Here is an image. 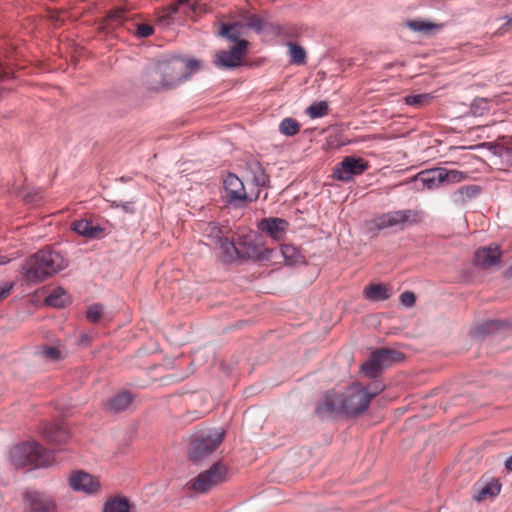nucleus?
I'll list each match as a JSON object with an SVG mask.
<instances>
[{
	"label": "nucleus",
	"instance_id": "nucleus-2",
	"mask_svg": "<svg viewBox=\"0 0 512 512\" xmlns=\"http://www.w3.org/2000/svg\"><path fill=\"white\" fill-rule=\"evenodd\" d=\"M68 266V259L60 252L45 247L25 260L22 274L25 281L37 284L53 277Z\"/></svg>",
	"mask_w": 512,
	"mask_h": 512
},
{
	"label": "nucleus",
	"instance_id": "nucleus-5",
	"mask_svg": "<svg viewBox=\"0 0 512 512\" xmlns=\"http://www.w3.org/2000/svg\"><path fill=\"white\" fill-rule=\"evenodd\" d=\"M228 469L221 461L215 462L209 469L199 473L191 482L190 488L198 493H205L212 487L227 480Z\"/></svg>",
	"mask_w": 512,
	"mask_h": 512
},
{
	"label": "nucleus",
	"instance_id": "nucleus-22",
	"mask_svg": "<svg viewBox=\"0 0 512 512\" xmlns=\"http://www.w3.org/2000/svg\"><path fill=\"white\" fill-rule=\"evenodd\" d=\"M247 170L252 175L253 183L258 187H267L270 179L268 174L265 172L262 164L256 160L251 159L247 162Z\"/></svg>",
	"mask_w": 512,
	"mask_h": 512
},
{
	"label": "nucleus",
	"instance_id": "nucleus-14",
	"mask_svg": "<svg viewBox=\"0 0 512 512\" xmlns=\"http://www.w3.org/2000/svg\"><path fill=\"white\" fill-rule=\"evenodd\" d=\"M210 229L211 234L209 236L214 237L215 243L221 249L226 261H232L235 258H241L240 248H237L235 244L227 237L221 235V230L217 225L213 224Z\"/></svg>",
	"mask_w": 512,
	"mask_h": 512
},
{
	"label": "nucleus",
	"instance_id": "nucleus-27",
	"mask_svg": "<svg viewBox=\"0 0 512 512\" xmlns=\"http://www.w3.org/2000/svg\"><path fill=\"white\" fill-rule=\"evenodd\" d=\"M406 26L413 32H421L430 34L432 31H439L442 29L443 24L434 23L428 20L414 19L408 20Z\"/></svg>",
	"mask_w": 512,
	"mask_h": 512
},
{
	"label": "nucleus",
	"instance_id": "nucleus-13",
	"mask_svg": "<svg viewBox=\"0 0 512 512\" xmlns=\"http://www.w3.org/2000/svg\"><path fill=\"white\" fill-rule=\"evenodd\" d=\"M501 252L497 245L479 248L473 258V264L482 269H488L500 263Z\"/></svg>",
	"mask_w": 512,
	"mask_h": 512
},
{
	"label": "nucleus",
	"instance_id": "nucleus-23",
	"mask_svg": "<svg viewBox=\"0 0 512 512\" xmlns=\"http://www.w3.org/2000/svg\"><path fill=\"white\" fill-rule=\"evenodd\" d=\"M133 395L129 391H122L107 402V409L114 413L125 411L132 403Z\"/></svg>",
	"mask_w": 512,
	"mask_h": 512
},
{
	"label": "nucleus",
	"instance_id": "nucleus-38",
	"mask_svg": "<svg viewBox=\"0 0 512 512\" xmlns=\"http://www.w3.org/2000/svg\"><path fill=\"white\" fill-rule=\"evenodd\" d=\"M440 171L442 172L441 176H443V183H458L465 178L464 173L457 170L440 168Z\"/></svg>",
	"mask_w": 512,
	"mask_h": 512
},
{
	"label": "nucleus",
	"instance_id": "nucleus-25",
	"mask_svg": "<svg viewBox=\"0 0 512 512\" xmlns=\"http://www.w3.org/2000/svg\"><path fill=\"white\" fill-rule=\"evenodd\" d=\"M481 188L478 185H466L458 188L453 193V201L458 205H463L479 195Z\"/></svg>",
	"mask_w": 512,
	"mask_h": 512
},
{
	"label": "nucleus",
	"instance_id": "nucleus-40",
	"mask_svg": "<svg viewBox=\"0 0 512 512\" xmlns=\"http://www.w3.org/2000/svg\"><path fill=\"white\" fill-rule=\"evenodd\" d=\"M364 387L365 393L368 395L369 398V403L371 402L372 399H374L379 393H381L384 390V385L379 381H375L371 385Z\"/></svg>",
	"mask_w": 512,
	"mask_h": 512
},
{
	"label": "nucleus",
	"instance_id": "nucleus-21",
	"mask_svg": "<svg viewBox=\"0 0 512 512\" xmlns=\"http://www.w3.org/2000/svg\"><path fill=\"white\" fill-rule=\"evenodd\" d=\"M243 29L244 24L241 22L222 23L220 25L218 36L233 42L234 45H237L240 41H246L245 39H241Z\"/></svg>",
	"mask_w": 512,
	"mask_h": 512
},
{
	"label": "nucleus",
	"instance_id": "nucleus-51",
	"mask_svg": "<svg viewBox=\"0 0 512 512\" xmlns=\"http://www.w3.org/2000/svg\"><path fill=\"white\" fill-rule=\"evenodd\" d=\"M504 19L506 20V22L504 23L503 28L506 26H512V18L511 17L505 16Z\"/></svg>",
	"mask_w": 512,
	"mask_h": 512
},
{
	"label": "nucleus",
	"instance_id": "nucleus-11",
	"mask_svg": "<svg viewBox=\"0 0 512 512\" xmlns=\"http://www.w3.org/2000/svg\"><path fill=\"white\" fill-rule=\"evenodd\" d=\"M68 481L71 489L75 492L92 494L97 492L100 488L99 480L82 470L72 472Z\"/></svg>",
	"mask_w": 512,
	"mask_h": 512
},
{
	"label": "nucleus",
	"instance_id": "nucleus-29",
	"mask_svg": "<svg viewBox=\"0 0 512 512\" xmlns=\"http://www.w3.org/2000/svg\"><path fill=\"white\" fill-rule=\"evenodd\" d=\"M241 17L243 20L246 21V24H244V28L247 27L258 34L262 33L265 26L267 25V23L265 22V17H260L255 14H251L248 11H243Z\"/></svg>",
	"mask_w": 512,
	"mask_h": 512
},
{
	"label": "nucleus",
	"instance_id": "nucleus-44",
	"mask_svg": "<svg viewBox=\"0 0 512 512\" xmlns=\"http://www.w3.org/2000/svg\"><path fill=\"white\" fill-rule=\"evenodd\" d=\"M42 353L51 360H58L60 358V351L56 347L45 346Z\"/></svg>",
	"mask_w": 512,
	"mask_h": 512
},
{
	"label": "nucleus",
	"instance_id": "nucleus-7",
	"mask_svg": "<svg viewBox=\"0 0 512 512\" xmlns=\"http://www.w3.org/2000/svg\"><path fill=\"white\" fill-rule=\"evenodd\" d=\"M417 216L418 212L412 209L383 213L371 221L373 225L372 229L380 231L387 228L398 227L402 230L407 223H416Z\"/></svg>",
	"mask_w": 512,
	"mask_h": 512
},
{
	"label": "nucleus",
	"instance_id": "nucleus-19",
	"mask_svg": "<svg viewBox=\"0 0 512 512\" xmlns=\"http://www.w3.org/2000/svg\"><path fill=\"white\" fill-rule=\"evenodd\" d=\"M43 437L52 445H62L67 442L70 434L63 426L53 423L44 427Z\"/></svg>",
	"mask_w": 512,
	"mask_h": 512
},
{
	"label": "nucleus",
	"instance_id": "nucleus-10",
	"mask_svg": "<svg viewBox=\"0 0 512 512\" xmlns=\"http://www.w3.org/2000/svg\"><path fill=\"white\" fill-rule=\"evenodd\" d=\"M249 47L248 41H240L229 50L219 51L215 56V65L223 69H234L242 65L243 57Z\"/></svg>",
	"mask_w": 512,
	"mask_h": 512
},
{
	"label": "nucleus",
	"instance_id": "nucleus-6",
	"mask_svg": "<svg viewBox=\"0 0 512 512\" xmlns=\"http://www.w3.org/2000/svg\"><path fill=\"white\" fill-rule=\"evenodd\" d=\"M225 203L235 209L246 207L253 201L245 190L242 180L234 173H228L223 181Z\"/></svg>",
	"mask_w": 512,
	"mask_h": 512
},
{
	"label": "nucleus",
	"instance_id": "nucleus-28",
	"mask_svg": "<svg viewBox=\"0 0 512 512\" xmlns=\"http://www.w3.org/2000/svg\"><path fill=\"white\" fill-rule=\"evenodd\" d=\"M131 504L125 497H111L103 504L102 512H130Z\"/></svg>",
	"mask_w": 512,
	"mask_h": 512
},
{
	"label": "nucleus",
	"instance_id": "nucleus-12",
	"mask_svg": "<svg viewBox=\"0 0 512 512\" xmlns=\"http://www.w3.org/2000/svg\"><path fill=\"white\" fill-rule=\"evenodd\" d=\"M441 174L440 168L425 170L414 176L411 182L415 184L417 191L433 190L443 183V176Z\"/></svg>",
	"mask_w": 512,
	"mask_h": 512
},
{
	"label": "nucleus",
	"instance_id": "nucleus-9",
	"mask_svg": "<svg viewBox=\"0 0 512 512\" xmlns=\"http://www.w3.org/2000/svg\"><path fill=\"white\" fill-rule=\"evenodd\" d=\"M368 167L367 160L361 157L347 156L335 166L333 176L339 181L349 182L354 176L363 174Z\"/></svg>",
	"mask_w": 512,
	"mask_h": 512
},
{
	"label": "nucleus",
	"instance_id": "nucleus-33",
	"mask_svg": "<svg viewBox=\"0 0 512 512\" xmlns=\"http://www.w3.org/2000/svg\"><path fill=\"white\" fill-rule=\"evenodd\" d=\"M280 251L287 265H296L302 260V255L293 245L284 244L281 246Z\"/></svg>",
	"mask_w": 512,
	"mask_h": 512
},
{
	"label": "nucleus",
	"instance_id": "nucleus-39",
	"mask_svg": "<svg viewBox=\"0 0 512 512\" xmlns=\"http://www.w3.org/2000/svg\"><path fill=\"white\" fill-rule=\"evenodd\" d=\"M111 207L112 208H120L122 209V211L126 214H130V215H133L135 214L136 212V209H135V205H134V201H112L111 202Z\"/></svg>",
	"mask_w": 512,
	"mask_h": 512
},
{
	"label": "nucleus",
	"instance_id": "nucleus-49",
	"mask_svg": "<svg viewBox=\"0 0 512 512\" xmlns=\"http://www.w3.org/2000/svg\"><path fill=\"white\" fill-rule=\"evenodd\" d=\"M504 466L508 471H512V455L505 460Z\"/></svg>",
	"mask_w": 512,
	"mask_h": 512
},
{
	"label": "nucleus",
	"instance_id": "nucleus-30",
	"mask_svg": "<svg viewBox=\"0 0 512 512\" xmlns=\"http://www.w3.org/2000/svg\"><path fill=\"white\" fill-rule=\"evenodd\" d=\"M287 46L291 64L303 65L306 63V51L302 46L291 41L287 43Z\"/></svg>",
	"mask_w": 512,
	"mask_h": 512
},
{
	"label": "nucleus",
	"instance_id": "nucleus-26",
	"mask_svg": "<svg viewBox=\"0 0 512 512\" xmlns=\"http://www.w3.org/2000/svg\"><path fill=\"white\" fill-rule=\"evenodd\" d=\"M186 3L187 0H178L176 3L160 10L157 13V23L162 27H167L172 24L174 15L179 11V7Z\"/></svg>",
	"mask_w": 512,
	"mask_h": 512
},
{
	"label": "nucleus",
	"instance_id": "nucleus-52",
	"mask_svg": "<svg viewBox=\"0 0 512 512\" xmlns=\"http://www.w3.org/2000/svg\"><path fill=\"white\" fill-rule=\"evenodd\" d=\"M505 276L508 278H512V264L506 269Z\"/></svg>",
	"mask_w": 512,
	"mask_h": 512
},
{
	"label": "nucleus",
	"instance_id": "nucleus-53",
	"mask_svg": "<svg viewBox=\"0 0 512 512\" xmlns=\"http://www.w3.org/2000/svg\"><path fill=\"white\" fill-rule=\"evenodd\" d=\"M505 154L507 157H512V149L511 148H506L505 149Z\"/></svg>",
	"mask_w": 512,
	"mask_h": 512
},
{
	"label": "nucleus",
	"instance_id": "nucleus-45",
	"mask_svg": "<svg viewBox=\"0 0 512 512\" xmlns=\"http://www.w3.org/2000/svg\"><path fill=\"white\" fill-rule=\"evenodd\" d=\"M426 95L425 94H418V95H409L405 98L406 104L411 106H417L423 103L425 100Z\"/></svg>",
	"mask_w": 512,
	"mask_h": 512
},
{
	"label": "nucleus",
	"instance_id": "nucleus-16",
	"mask_svg": "<svg viewBox=\"0 0 512 512\" xmlns=\"http://www.w3.org/2000/svg\"><path fill=\"white\" fill-rule=\"evenodd\" d=\"M241 258L253 259V260H262L268 258V253L270 250L262 249L257 243L254 241H249L247 236L242 237L239 241Z\"/></svg>",
	"mask_w": 512,
	"mask_h": 512
},
{
	"label": "nucleus",
	"instance_id": "nucleus-20",
	"mask_svg": "<svg viewBox=\"0 0 512 512\" xmlns=\"http://www.w3.org/2000/svg\"><path fill=\"white\" fill-rule=\"evenodd\" d=\"M372 354L382 370L392 366L394 363L404 360L405 358L402 352L387 348L377 349L373 351Z\"/></svg>",
	"mask_w": 512,
	"mask_h": 512
},
{
	"label": "nucleus",
	"instance_id": "nucleus-34",
	"mask_svg": "<svg viewBox=\"0 0 512 512\" xmlns=\"http://www.w3.org/2000/svg\"><path fill=\"white\" fill-rule=\"evenodd\" d=\"M279 131L285 136L292 137L299 133L300 124L294 118L286 117L280 122Z\"/></svg>",
	"mask_w": 512,
	"mask_h": 512
},
{
	"label": "nucleus",
	"instance_id": "nucleus-42",
	"mask_svg": "<svg viewBox=\"0 0 512 512\" xmlns=\"http://www.w3.org/2000/svg\"><path fill=\"white\" fill-rule=\"evenodd\" d=\"M487 102L484 99H476L471 105V111L475 116H481L487 108Z\"/></svg>",
	"mask_w": 512,
	"mask_h": 512
},
{
	"label": "nucleus",
	"instance_id": "nucleus-35",
	"mask_svg": "<svg viewBox=\"0 0 512 512\" xmlns=\"http://www.w3.org/2000/svg\"><path fill=\"white\" fill-rule=\"evenodd\" d=\"M306 114L312 118H321L329 114V105L326 101L314 102L306 109Z\"/></svg>",
	"mask_w": 512,
	"mask_h": 512
},
{
	"label": "nucleus",
	"instance_id": "nucleus-43",
	"mask_svg": "<svg viewBox=\"0 0 512 512\" xmlns=\"http://www.w3.org/2000/svg\"><path fill=\"white\" fill-rule=\"evenodd\" d=\"M154 32V28L148 24H138L136 29V35L140 38H147Z\"/></svg>",
	"mask_w": 512,
	"mask_h": 512
},
{
	"label": "nucleus",
	"instance_id": "nucleus-24",
	"mask_svg": "<svg viewBox=\"0 0 512 512\" xmlns=\"http://www.w3.org/2000/svg\"><path fill=\"white\" fill-rule=\"evenodd\" d=\"M390 292L387 285L378 283V284H370L364 289V297L367 300L373 302L385 301L390 298Z\"/></svg>",
	"mask_w": 512,
	"mask_h": 512
},
{
	"label": "nucleus",
	"instance_id": "nucleus-4",
	"mask_svg": "<svg viewBox=\"0 0 512 512\" xmlns=\"http://www.w3.org/2000/svg\"><path fill=\"white\" fill-rule=\"evenodd\" d=\"M226 432L222 428L196 431L190 439L188 458L194 463L207 459L223 442Z\"/></svg>",
	"mask_w": 512,
	"mask_h": 512
},
{
	"label": "nucleus",
	"instance_id": "nucleus-17",
	"mask_svg": "<svg viewBox=\"0 0 512 512\" xmlns=\"http://www.w3.org/2000/svg\"><path fill=\"white\" fill-rule=\"evenodd\" d=\"M71 230L76 232L78 235L90 238L98 239L104 232V228L99 225H94L91 220L80 219L76 220L71 224Z\"/></svg>",
	"mask_w": 512,
	"mask_h": 512
},
{
	"label": "nucleus",
	"instance_id": "nucleus-47",
	"mask_svg": "<svg viewBox=\"0 0 512 512\" xmlns=\"http://www.w3.org/2000/svg\"><path fill=\"white\" fill-rule=\"evenodd\" d=\"M186 76H187L186 73L182 74L179 77H177L175 80L170 81V82L163 80L160 88H162V89L170 88V87L174 86L175 84L180 83L183 78H186Z\"/></svg>",
	"mask_w": 512,
	"mask_h": 512
},
{
	"label": "nucleus",
	"instance_id": "nucleus-50",
	"mask_svg": "<svg viewBox=\"0 0 512 512\" xmlns=\"http://www.w3.org/2000/svg\"><path fill=\"white\" fill-rule=\"evenodd\" d=\"M9 76V72L5 71L0 65V80H3Z\"/></svg>",
	"mask_w": 512,
	"mask_h": 512
},
{
	"label": "nucleus",
	"instance_id": "nucleus-37",
	"mask_svg": "<svg viewBox=\"0 0 512 512\" xmlns=\"http://www.w3.org/2000/svg\"><path fill=\"white\" fill-rule=\"evenodd\" d=\"M103 311H104V307L100 303H95L93 305H90L86 310V319L90 323L95 324V323L99 322L100 319L102 318Z\"/></svg>",
	"mask_w": 512,
	"mask_h": 512
},
{
	"label": "nucleus",
	"instance_id": "nucleus-1",
	"mask_svg": "<svg viewBox=\"0 0 512 512\" xmlns=\"http://www.w3.org/2000/svg\"><path fill=\"white\" fill-rule=\"evenodd\" d=\"M369 398L365 393V387L358 383H352L340 394H327L323 402L316 407V413H341L348 418H358L369 407Z\"/></svg>",
	"mask_w": 512,
	"mask_h": 512
},
{
	"label": "nucleus",
	"instance_id": "nucleus-15",
	"mask_svg": "<svg viewBox=\"0 0 512 512\" xmlns=\"http://www.w3.org/2000/svg\"><path fill=\"white\" fill-rule=\"evenodd\" d=\"M501 484L497 479H491L485 483L477 482L473 486L472 499L481 502L500 493Z\"/></svg>",
	"mask_w": 512,
	"mask_h": 512
},
{
	"label": "nucleus",
	"instance_id": "nucleus-8",
	"mask_svg": "<svg viewBox=\"0 0 512 512\" xmlns=\"http://www.w3.org/2000/svg\"><path fill=\"white\" fill-rule=\"evenodd\" d=\"M25 512H55L57 509L54 498L46 493L27 489L22 493Z\"/></svg>",
	"mask_w": 512,
	"mask_h": 512
},
{
	"label": "nucleus",
	"instance_id": "nucleus-31",
	"mask_svg": "<svg viewBox=\"0 0 512 512\" xmlns=\"http://www.w3.org/2000/svg\"><path fill=\"white\" fill-rule=\"evenodd\" d=\"M67 302V294L61 287L53 289L50 294L46 297L45 303L48 306L55 308H63Z\"/></svg>",
	"mask_w": 512,
	"mask_h": 512
},
{
	"label": "nucleus",
	"instance_id": "nucleus-48",
	"mask_svg": "<svg viewBox=\"0 0 512 512\" xmlns=\"http://www.w3.org/2000/svg\"><path fill=\"white\" fill-rule=\"evenodd\" d=\"M200 66V62L196 59H188L185 61V68L192 72V71H196Z\"/></svg>",
	"mask_w": 512,
	"mask_h": 512
},
{
	"label": "nucleus",
	"instance_id": "nucleus-18",
	"mask_svg": "<svg viewBox=\"0 0 512 512\" xmlns=\"http://www.w3.org/2000/svg\"><path fill=\"white\" fill-rule=\"evenodd\" d=\"M259 227L273 239L280 240L288 227V222L281 218H264Z\"/></svg>",
	"mask_w": 512,
	"mask_h": 512
},
{
	"label": "nucleus",
	"instance_id": "nucleus-54",
	"mask_svg": "<svg viewBox=\"0 0 512 512\" xmlns=\"http://www.w3.org/2000/svg\"><path fill=\"white\" fill-rule=\"evenodd\" d=\"M7 262H9V259L7 257H2L0 260V264H5Z\"/></svg>",
	"mask_w": 512,
	"mask_h": 512
},
{
	"label": "nucleus",
	"instance_id": "nucleus-46",
	"mask_svg": "<svg viewBox=\"0 0 512 512\" xmlns=\"http://www.w3.org/2000/svg\"><path fill=\"white\" fill-rule=\"evenodd\" d=\"M12 288V282H5L2 285H0V301L5 299L10 294Z\"/></svg>",
	"mask_w": 512,
	"mask_h": 512
},
{
	"label": "nucleus",
	"instance_id": "nucleus-32",
	"mask_svg": "<svg viewBox=\"0 0 512 512\" xmlns=\"http://www.w3.org/2000/svg\"><path fill=\"white\" fill-rule=\"evenodd\" d=\"M382 368L374 358L373 354H370L369 359L361 365V373L370 379H376L382 372Z\"/></svg>",
	"mask_w": 512,
	"mask_h": 512
},
{
	"label": "nucleus",
	"instance_id": "nucleus-55",
	"mask_svg": "<svg viewBox=\"0 0 512 512\" xmlns=\"http://www.w3.org/2000/svg\"><path fill=\"white\" fill-rule=\"evenodd\" d=\"M178 63H174L172 64V69H176L175 65H177Z\"/></svg>",
	"mask_w": 512,
	"mask_h": 512
},
{
	"label": "nucleus",
	"instance_id": "nucleus-41",
	"mask_svg": "<svg viewBox=\"0 0 512 512\" xmlns=\"http://www.w3.org/2000/svg\"><path fill=\"white\" fill-rule=\"evenodd\" d=\"M400 303L407 307V308H410L412 306L415 305L416 303V296L413 292L411 291H405L403 292L401 295H400Z\"/></svg>",
	"mask_w": 512,
	"mask_h": 512
},
{
	"label": "nucleus",
	"instance_id": "nucleus-36",
	"mask_svg": "<svg viewBox=\"0 0 512 512\" xmlns=\"http://www.w3.org/2000/svg\"><path fill=\"white\" fill-rule=\"evenodd\" d=\"M503 322L498 320H490L486 321L485 323L479 325L474 330V336L475 337H484L485 335L499 329L503 326Z\"/></svg>",
	"mask_w": 512,
	"mask_h": 512
},
{
	"label": "nucleus",
	"instance_id": "nucleus-3",
	"mask_svg": "<svg viewBox=\"0 0 512 512\" xmlns=\"http://www.w3.org/2000/svg\"><path fill=\"white\" fill-rule=\"evenodd\" d=\"M9 459L16 468L29 470L45 468L52 464L53 455L35 441L22 442L13 446L9 452Z\"/></svg>",
	"mask_w": 512,
	"mask_h": 512
}]
</instances>
